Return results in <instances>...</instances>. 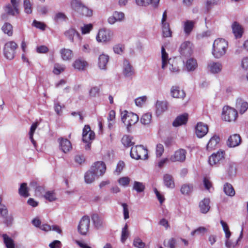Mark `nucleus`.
I'll list each match as a JSON object with an SVG mask.
<instances>
[{"label":"nucleus","mask_w":248,"mask_h":248,"mask_svg":"<svg viewBox=\"0 0 248 248\" xmlns=\"http://www.w3.org/2000/svg\"><path fill=\"white\" fill-rule=\"evenodd\" d=\"M228 43L224 39L215 40L213 45L212 54L216 58H219L226 53Z\"/></svg>","instance_id":"1"},{"label":"nucleus","mask_w":248,"mask_h":248,"mask_svg":"<svg viewBox=\"0 0 248 248\" xmlns=\"http://www.w3.org/2000/svg\"><path fill=\"white\" fill-rule=\"evenodd\" d=\"M121 115L122 121L126 125L128 132H130L131 126L136 124L139 121L138 116L133 112H128L127 110L122 112Z\"/></svg>","instance_id":"2"},{"label":"nucleus","mask_w":248,"mask_h":248,"mask_svg":"<svg viewBox=\"0 0 248 248\" xmlns=\"http://www.w3.org/2000/svg\"><path fill=\"white\" fill-rule=\"evenodd\" d=\"M130 154L132 158L136 160H145L148 158V150L145 148L142 145L132 147Z\"/></svg>","instance_id":"3"},{"label":"nucleus","mask_w":248,"mask_h":248,"mask_svg":"<svg viewBox=\"0 0 248 248\" xmlns=\"http://www.w3.org/2000/svg\"><path fill=\"white\" fill-rule=\"evenodd\" d=\"M71 6L74 10L82 16H91L93 14L92 10L83 5L79 1L77 0L72 1Z\"/></svg>","instance_id":"4"},{"label":"nucleus","mask_w":248,"mask_h":248,"mask_svg":"<svg viewBox=\"0 0 248 248\" xmlns=\"http://www.w3.org/2000/svg\"><path fill=\"white\" fill-rule=\"evenodd\" d=\"M237 116V111L236 109L229 106L223 107L222 118L224 121L230 122L234 121L236 119Z\"/></svg>","instance_id":"5"},{"label":"nucleus","mask_w":248,"mask_h":248,"mask_svg":"<svg viewBox=\"0 0 248 248\" xmlns=\"http://www.w3.org/2000/svg\"><path fill=\"white\" fill-rule=\"evenodd\" d=\"M17 47V44L14 41H10L6 43L3 48L4 56L9 60L14 59L15 51Z\"/></svg>","instance_id":"6"},{"label":"nucleus","mask_w":248,"mask_h":248,"mask_svg":"<svg viewBox=\"0 0 248 248\" xmlns=\"http://www.w3.org/2000/svg\"><path fill=\"white\" fill-rule=\"evenodd\" d=\"M90 220L88 216H83L80 219L78 227V231L81 235H86L89 231Z\"/></svg>","instance_id":"7"},{"label":"nucleus","mask_w":248,"mask_h":248,"mask_svg":"<svg viewBox=\"0 0 248 248\" xmlns=\"http://www.w3.org/2000/svg\"><path fill=\"white\" fill-rule=\"evenodd\" d=\"M112 32L109 30L102 29L99 30L96 36V40L99 42L109 41L112 36Z\"/></svg>","instance_id":"8"},{"label":"nucleus","mask_w":248,"mask_h":248,"mask_svg":"<svg viewBox=\"0 0 248 248\" xmlns=\"http://www.w3.org/2000/svg\"><path fill=\"white\" fill-rule=\"evenodd\" d=\"M90 170L93 171L97 176H102L106 171V164L103 161L95 162L93 164Z\"/></svg>","instance_id":"9"},{"label":"nucleus","mask_w":248,"mask_h":248,"mask_svg":"<svg viewBox=\"0 0 248 248\" xmlns=\"http://www.w3.org/2000/svg\"><path fill=\"white\" fill-rule=\"evenodd\" d=\"M179 52L183 57H189L193 52L192 44L189 41H185L180 46Z\"/></svg>","instance_id":"10"},{"label":"nucleus","mask_w":248,"mask_h":248,"mask_svg":"<svg viewBox=\"0 0 248 248\" xmlns=\"http://www.w3.org/2000/svg\"><path fill=\"white\" fill-rule=\"evenodd\" d=\"M186 152L185 150L180 149L175 151L170 157L172 162H184L186 159Z\"/></svg>","instance_id":"11"},{"label":"nucleus","mask_w":248,"mask_h":248,"mask_svg":"<svg viewBox=\"0 0 248 248\" xmlns=\"http://www.w3.org/2000/svg\"><path fill=\"white\" fill-rule=\"evenodd\" d=\"M241 142L240 136L238 134H234L229 137L226 144L229 147L234 148L239 146Z\"/></svg>","instance_id":"12"},{"label":"nucleus","mask_w":248,"mask_h":248,"mask_svg":"<svg viewBox=\"0 0 248 248\" xmlns=\"http://www.w3.org/2000/svg\"><path fill=\"white\" fill-rule=\"evenodd\" d=\"M123 75L125 78L132 79L134 75V70L132 66L127 60H124L123 62Z\"/></svg>","instance_id":"13"},{"label":"nucleus","mask_w":248,"mask_h":248,"mask_svg":"<svg viewBox=\"0 0 248 248\" xmlns=\"http://www.w3.org/2000/svg\"><path fill=\"white\" fill-rule=\"evenodd\" d=\"M60 149L64 153L69 152L72 149L71 142L67 139L60 138L58 140Z\"/></svg>","instance_id":"14"},{"label":"nucleus","mask_w":248,"mask_h":248,"mask_svg":"<svg viewBox=\"0 0 248 248\" xmlns=\"http://www.w3.org/2000/svg\"><path fill=\"white\" fill-rule=\"evenodd\" d=\"M224 151H218L216 154H213L209 157V163L212 166L217 164L224 159Z\"/></svg>","instance_id":"15"},{"label":"nucleus","mask_w":248,"mask_h":248,"mask_svg":"<svg viewBox=\"0 0 248 248\" xmlns=\"http://www.w3.org/2000/svg\"><path fill=\"white\" fill-rule=\"evenodd\" d=\"M208 131L207 125L202 122L198 123L195 128V133L198 138H202Z\"/></svg>","instance_id":"16"},{"label":"nucleus","mask_w":248,"mask_h":248,"mask_svg":"<svg viewBox=\"0 0 248 248\" xmlns=\"http://www.w3.org/2000/svg\"><path fill=\"white\" fill-rule=\"evenodd\" d=\"M235 107L239 113L243 114L248 109V103L242 98L239 97L236 100Z\"/></svg>","instance_id":"17"},{"label":"nucleus","mask_w":248,"mask_h":248,"mask_svg":"<svg viewBox=\"0 0 248 248\" xmlns=\"http://www.w3.org/2000/svg\"><path fill=\"white\" fill-rule=\"evenodd\" d=\"M91 218L95 229L98 230L104 227L105 225L104 219L97 214H93L91 216Z\"/></svg>","instance_id":"18"},{"label":"nucleus","mask_w":248,"mask_h":248,"mask_svg":"<svg viewBox=\"0 0 248 248\" xmlns=\"http://www.w3.org/2000/svg\"><path fill=\"white\" fill-rule=\"evenodd\" d=\"M188 120V114L184 113L177 116L172 123V125L177 127L183 124H185Z\"/></svg>","instance_id":"19"},{"label":"nucleus","mask_w":248,"mask_h":248,"mask_svg":"<svg viewBox=\"0 0 248 248\" xmlns=\"http://www.w3.org/2000/svg\"><path fill=\"white\" fill-rule=\"evenodd\" d=\"M222 65L219 62H211L208 64V69L213 74L219 73L222 69Z\"/></svg>","instance_id":"20"},{"label":"nucleus","mask_w":248,"mask_h":248,"mask_svg":"<svg viewBox=\"0 0 248 248\" xmlns=\"http://www.w3.org/2000/svg\"><path fill=\"white\" fill-rule=\"evenodd\" d=\"M232 32L236 38L242 37L243 33V28L238 22H234L232 25Z\"/></svg>","instance_id":"21"},{"label":"nucleus","mask_w":248,"mask_h":248,"mask_svg":"<svg viewBox=\"0 0 248 248\" xmlns=\"http://www.w3.org/2000/svg\"><path fill=\"white\" fill-rule=\"evenodd\" d=\"M210 199L209 198H204L199 202V208L202 213H207L210 209Z\"/></svg>","instance_id":"22"},{"label":"nucleus","mask_w":248,"mask_h":248,"mask_svg":"<svg viewBox=\"0 0 248 248\" xmlns=\"http://www.w3.org/2000/svg\"><path fill=\"white\" fill-rule=\"evenodd\" d=\"M171 96L174 98H184L186 93L183 90H180L178 86H172L170 90Z\"/></svg>","instance_id":"23"},{"label":"nucleus","mask_w":248,"mask_h":248,"mask_svg":"<svg viewBox=\"0 0 248 248\" xmlns=\"http://www.w3.org/2000/svg\"><path fill=\"white\" fill-rule=\"evenodd\" d=\"M156 114L160 115L167 109V103L166 101H157L155 104Z\"/></svg>","instance_id":"24"},{"label":"nucleus","mask_w":248,"mask_h":248,"mask_svg":"<svg viewBox=\"0 0 248 248\" xmlns=\"http://www.w3.org/2000/svg\"><path fill=\"white\" fill-rule=\"evenodd\" d=\"M220 141V138L219 136L217 135H214L213 136L208 142L206 148L208 150H212L215 148L217 144Z\"/></svg>","instance_id":"25"},{"label":"nucleus","mask_w":248,"mask_h":248,"mask_svg":"<svg viewBox=\"0 0 248 248\" xmlns=\"http://www.w3.org/2000/svg\"><path fill=\"white\" fill-rule=\"evenodd\" d=\"M64 35L72 43L74 42V37L75 36L79 37V33L74 29L70 28L66 31L64 33Z\"/></svg>","instance_id":"26"},{"label":"nucleus","mask_w":248,"mask_h":248,"mask_svg":"<svg viewBox=\"0 0 248 248\" xmlns=\"http://www.w3.org/2000/svg\"><path fill=\"white\" fill-rule=\"evenodd\" d=\"M163 182L165 186L170 188H173L175 186L173 178L172 175L166 174L163 176Z\"/></svg>","instance_id":"27"},{"label":"nucleus","mask_w":248,"mask_h":248,"mask_svg":"<svg viewBox=\"0 0 248 248\" xmlns=\"http://www.w3.org/2000/svg\"><path fill=\"white\" fill-rule=\"evenodd\" d=\"M195 22L193 20H186L184 22V30L185 34L188 35L193 30Z\"/></svg>","instance_id":"28"},{"label":"nucleus","mask_w":248,"mask_h":248,"mask_svg":"<svg viewBox=\"0 0 248 248\" xmlns=\"http://www.w3.org/2000/svg\"><path fill=\"white\" fill-rule=\"evenodd\" d=\"M109 56L107 55L102 54L98 58V66L101 69H105L106 66L108 62Z\"/></svg>","instance_id":"29"},{"label":"nucleus","mask_w":248,"mask_h":248,"mask_svg":"<svg viewBox=\"0 0 248 248\" xmlns=\"http://www.w3.org/2000/svg\"><path fill=\"white\" fill-rule=\"evenodd\" d=\"M94 133L93 132H90V133L86 136H83L82 137V141L87 143V144L85 146L86 150H89L90 149L91 141L94 139Z\"/></svg>","instance_id":"30"},{"label":"nucleus","mask_w":248,"mask_h":248,"mask_svg":"<svg viewBox=\"0 0 248 248\" xmlns=\"http://www.w3.org/2000/svg\"><path fill=\"white\" fill-rule=\"evenodd\" d=\"M30 186L35 190V194L37 195H40L45 191L44 187L38 186L37 182L34 181H31L30 183Z\"/></svg>","instance_id":"31"},{"label":"nucleus","mask_w":248,"mask_h":248,"mask_svg":"<svg viewBox=\"0 0 248 248\" xmlns=\"http://www.w3.org/2000/svg\"><path fill=\"white\" fill-rule=\"evenodd\" d=\"M97 176L91 170L87 171L84 175L85 181L87 184H91L93 183Z\"/></svg>","instance_id":"32"},{"label":"nucleus","mask_w":248,"mask_h":248,"mask_svg":"<svg viewBox=\"0 0 248 248\" xmlns=\"http://www.w3.org/2000/svg\"><path fill=\"white\" fill-rule=\"evenodd\" d=\"M60 53L61 54L62 58L63 60H70L73 57V52L70 49L62 48L61 50Z\"/></svg>","instance_id":"33"},{"label":"nucleus","mask_w":248,"mask_h":248,"mask_svg":"<svg viewBox=\"0 0 248 248\" xmlns=\"http://www.w3.org/2000/svg\"><path fill=\"white\" fill-rule=\"evenodd\" d=\"M193 190L192 184H185L181 186L180 191L184 195H190Z\"/></svg>","instance_id":"34"},{"label":"nucleus","mask_w":248,"mask_h":248,"mask_svg":"<svg viewBox=\"0 0 248 248\" xmlns=\"http://www.w3.org/2000/svg\"><path fill=\"white\" fill-rule=\"evenodd\" d=\"M3 242L7 248H15L14 241L6 234H3Z\"/></svg>","instance_id":"35"},{"label":"nucleus","mask_w":248,"mask_h":248,"mask_svg":"<svg viewBox=\"0 0 248 248\" xmlns=\"http://www.w3.org/2000/svg\"><path fill=\"white\" fill-rule=\"evenodd\" d=\"M186 66L188 71H194L198 66L197 61L193 58H190L187 60Z\"/></svg>","instance_id":"36"},{"label":"nucleus","mask_w":248,"mask_h":248,"mask_svg":"<svg viewBox=\"0 0 248 248\" xmlns=\"http://www.w3.org/2000/svg\"><path fill=\"white\" fill-rule=\"evenodd\" d=\"M145 189L144 184L140 182L134 181L132 189L135 190L137 193H140L143 192Z\"/></svg>","instance_id":"37"},{"label":"nucleus","mask_w":248,"mask_h":248,"mask_svg":"<svg viewBox=\"0 0 248 248\" xmlns=\"http://www.w3.org/2000/svg\"><path fill=\"white\" fill-rule=\"evenodd\" d=\"M223 191L227 195L231 197L233 196L235 194V191L232 186L228 183L224 184Z\"/></svg>","instance_id":"38"},{"label":"nucleus","mask_w":248,"mask_h":248,"mask_svg":"<svg viewBox=\"0 0 248 248\" xmlns=\"http://www.w3.org/2000/svg\"><path fill=\"white\" fill-rule=\"evenodd\" d=\"M162 29V34L164 37H169L171 36V31L168 23L161 24Z\"/></svg>","instance_id":"39"},{"label":"nucleus","mask_w":248,"mask_h":248,"mask_svg":"<svg viewBox=\"0 0 248 248\" xmlns=\"http://www.w3.org/2000/svg\"><path fill=\"white\" fill-rule=\"evenodd\" d=\"M132 138L128 135H124L121 140L124 146L125 147H129L134 145V142L132 141Z\"/></svg>","instance_id":"40"},{"label":"nucleus","mask_w":248,"mask_h":248,"mask_svg":"<svg viewBox=\"0 0 248 248\" xmlns=\"http://www.w3.org/2000/svg\"><path fill=\"white\" fill-rule=\"evenodd\" d=\"M87 65V63L86 62L80 59L76 60L73 63L74 68L79 70H83Z\"/></svg>","instance_id":"41"},{"label":"nucleus","mask_w":248,"mask_h":248,"mask_svg":"<svg viewBox=\"0 0 248 248\" xmlns=\"http://www.w3.org/2000/svg\"><path fill=\"white\" fill-rule=\"evenodd\" d=\"M3 32L7 34L9 36L13 34V26L9 23H5L1 28Z\"/></svg>","instance_id":"42"},{"label":"nucleus","mask_w":248,"mask_h":248,"mask_svg":"<svg viewBox=\"0 0 248 248\" xmlns=\"http://www.w3.org/2000/svg\"><path fill=\"white\" fill-rule=\"evenodd\" d=\"M18 191L19 194L23 197H27L29 196L26 183H23L21 184Z\"/></svg>","instance_id":"43"},{"label":"nucleus","mask_w":248,"mask_h":248,"mask_svg":"<svg viewBox=\"0 0 248 248\" xmlns=\"http://www.w3.org/2000/svg\"><path fill=\"white\" fill-rule=\"evenodd\" d=\"M24 12L27 14L32 13V5L30 0H24L23 2Z\"/></svg>","instance_id":"44"},{"label":"nucleus","mask_w":248,"mask_h":248,"mask_svg":"<svg viewBox=\"0 0 248 248\" xmlns=\"http://www.w3.org/2000/svg\"><path fill=\"white\" fill-rule=\"evenodd\" d=\"M1 217L3 219V223L7 226H10L12 225L14 220L13 217L12 215H8V213L7 214L4 215Z\"/></svg>","instance_id":"45"},{"label":"nucleus","mask_w":248,"mask_h":248,"mask_svg":"<svg viewBox=\"0 0 248 248\" xmlns=\"http://www.w3.org/2000/svg\"><path fill=\"white\" fill-rule=\"evenodd\" d=\"M133 245L137 248H144L146 245L145 243L142 242L139 237H136L134 239Z\"/></svg>","instance_id":"46"},{"label":"nucleus","mask_w":248,"mask_h":248,"mask_svg":"<svg viewBox=\"0 0 248 248\" xmlns=\"http://www.w3.org/2000/svg\"><path fill=\"white\" fill-rule=\"evenodd\" d=\"M219 3V0H207L205 2L207 12L209 11L213 6L218 5Z\"/></svg>","instance_id":"47"},{"label":"nucleus","mask_w":248,"mask_h":248,"mask_svg":"<svg viewBox=\"0 0 248 248\" xmlns=\"http://www.w3.org/2000/svg\"><path fill=\"white\" fill-rule=\"evenodd\" d=\"M127 229L128 225L127 224H125L122 231L121 241L123 243H124L129 235V232Z\"/></svg>","instance_id":"48"},{"label":"nucleus","mask_w":248,"mask_h":248,"mask_svg":"<svg viewBox=\"0 0 248 248\" xmlns=\"http://www.w3.org/2000/svg\"><path fill=\"white\" fill-rule=\"evenodd\" d=\"M243 228L242 229V230H241V233H240V235L239 237V238H238L236 242L235 243H233L231 242V241H230L229 240V239H226V241H225V246L227 248H231V247H233V248L238 243V242L242 238V236H243Z\"/></svg>","instance_id":"49"},{"label":"nucleus","mask_w":248,"mask_h":248,"mask_svg":"<svg viewBox=\"0 0 248 248\" xmlns=\"http://www.w3.org/2000/svg\"><path fill=\"white\" fill-rule=\"evenodd\" d=\"M152 115L149 113H147L142 115L140 122L143 124H148L150 123Z\"/></svg>","instance_id":"50"},{"label":"nucleus","mask_w":248,"mask_h":248,"mask_svg":"<svg viewBox=\"0 0 248 248\" xmlns=\"http://www.w3.org/2000/svg\"><path fill=\"white\" fill-rule=\"evenodd\" d=\"M45 198L49 202H53L56 200L55 193L53 191H48L44 195Z\"/></svg>","instance_id":"51"},{"label":"nucleus","mask_w":248,"mask_h":248,"mask_svg":"<svg viewBox=\"0 0 248 248\" xmlns=\"http://www.w3.org/2000/svg\"><path fill=\"white\" fill-rule=\"evenodd\" d=\"M67 17L65 15L61 12L57 13L54 17V20L57 22L65 21Z\"/></svg>","instance_id":"52"},{"label":"nucleus","mask_w":248,"mask_h":248,"mask_svg":"<svg viewBox=\"0 0 248 248\" xmlns=\"http://www.w3.org/2000/svg\"><path fill=\"white\" fill-rule=\"evenodd\" d=\"M64 106H62L60 105V102L57 100H54V108L55 111L58 115H60L62 113V109L64 108Z\"/></svg>","instance_id":"53"},{"label":"nucleus","mask_w":248,"mask_h":248,"mask_svg":"<svg viewBox=\"0 0 248 248\" xmlns=\"http://www.w3.org/2000/svg\"><path fill=\"white\" fill-rule=\"evenodd\" d=\"M164 152V146L162 144L159 143L156 146V156L160 157Z\"/></svg>","instance_id":"54"},{"label":"nucleus","mask_w":248,"mask_h":248,"mask_svg":"<svg viewBox=\"0 0 248 248\" xmlns=\"http://www.w3.org/2000/svg\"><path fill=\"white\" fill-rule=\"evenodd\" d=\"M4 10L5 12L10 15L15 16V13H16L14 7L11 5V4H8L6 5L4 8Z\"/></svg>","instance_id":"55"},{"label":"nucleus","mask_w":248,"mask_h":248,"mask_svg":"<svg viewBox=\"0 0 248 248\" xmlns=\"http://www.w3.org/2000/svg\"><path fill=\"white\" fill-rule=\"evenodd\" d=\"M32 26L36 27L37 29H39L42 31H44L46 29V25L43 22L38 21L36 20H34L32 24Z\"/></svg>","instance_id":"56"},{"label":"nucleus","mask_w":248,"mask_h":248,"mask_svg":"<svg viewBox=\"0 0 248 248\" xmlns=\"http://www.w3.org/2000/svg\"><path fill=\"white\" fill-rule=\"evenodd\" d=\"M121 205L123 208V214L124 219H127L129 217L128 205L125 203H122Z\"/></svg>","instance_id":"57"},{"label":"nucleus","mask_w":248,"mask_h":248,"mask_svg":"<svg viewBox=\"0 0 248 248\" xmlns=\"http://www.w3.org/2000/svg\"><path fill=\"white\" fill-rule=\"evenodd\" d=\"M113 15L117 21H121L124 18V13L121 12L115 11Z\"/></svg>","instance_id":"58"},{"label":"nucleus","mask_w":248,"mask_h":248,"mask_svg":"<svg viewBox=\"0 0 248 248\" xmlns=\"http://www.w3.org/2000/svg\"><path fill=\"white\" fill-rule=\"evenodd\" d=\"M130 181V179L128 177H123L119 179V184L124 186H127Z\"/></svg>","instance_id":"59"},{"label":"nucleus","mask_w":248,"mask_h":248,"mask_svg":"<svg viewBox=\"0 0 248 248\" xmlns=\"http://www.w3.org/2000/svg\"><path fill=\"white\" fill-rule=\"evenodd\" d=\"M93 28V25L91 24L84 25L81 28L82 34H86L90 32Z\"/></svg>","instance_id":"60"},{"label":"nucleus","mask_w":248,"mask_h":248,"mask_svg":"<svg viewBox=\"0 0 248 248\" xmlns=\"http://www.w3.org/2000/svg\"><path fill=\"white\" fill-rule=\"evenodd\" d=\"M100 89L98 87L92 88L89 92L90 95L92 97H95L99 95Z\"/></svg>","instance_id":"61"},{"label":"nucleus","mask_w":248,"mask_h":248,"mask_svg":"<svg viewBox=\"0 0 248 248\" xmlns=\"http://www.w3.org/2000/svg\"><path fill=\"white\" fill-rule=\"evenodd\" d=\"M147 99L146 96L140 97L135 100V102L137 106L141 107Z\"/></svg>","instance_id":"62"},{"label":"nucleus","mask_w":248,"mask_h":248,"mask_svg":"<svg viewBox=\"0 0 248 248\" xmlns=\"http://www.w3.org/2000/svg\"><path fill=\"white\" fill-rule=\"evenodd\" d=\"M125 166V164L124 161H120L117 164L116 169L115 170V171L118 173V174L120 173L121 171L123 170V168Z\"/></svg>","instance_id":"63"},{"label":"nucleus","mask_w":248,"mask_h":248,"mask_svg":"<svg viewBox=\"0 0 248 248\" xmlns=\"http://www.w3.org/2000/svg\"><path fill=\"white\" fill-rule=\"evenodd\" d=\"M61 246V242L59 240H54L49 245L50 248H60Z\"/></svg>","instance_id":"64"}]
</instances>
